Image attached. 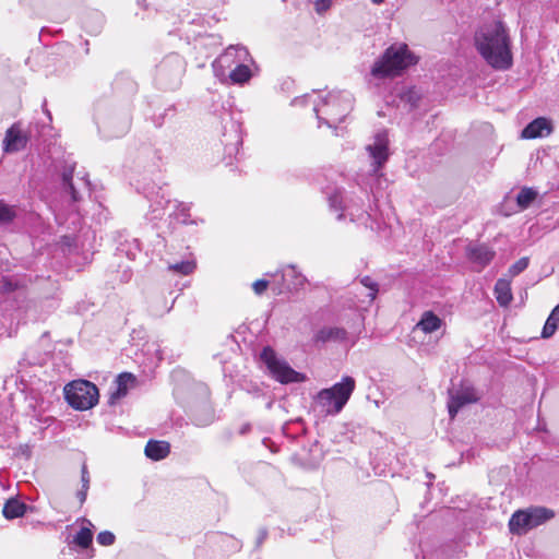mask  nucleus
<instances>
[{"label":"nucleus","instance_id":"13","mask_svg":"<svg viewBox=\"0 0 559 559\" xmlns=\"http://www.w3.org/2000/svg\"><path fill=\"white\" fill-rule=\"evenodd\" d=\"M28 135L23 132L20 123H13L7 131L2 142L4 153H15L24 150Z\"/></svg>","mask_w":559,"mask_h":559},{"label":"nucleus","instance_id":"30","mask_svg":"<svg viewBox=\"0 0 559 559\" xmlns=\"http://www.w3.org/2000/svg\"><path fill=\"white\" fill-rule=\"evenodd\" d=\"M329 204H330V207L334 211H342L341 213H338L337 215V219L341 221L344 216H345V206H343V197H342V193L336 191L334 193H332L330 197H329Z\"/></svg>","mask_w":559,"mask_h":559},{"label":"nucleus","instance_id":"5","mask_svg":"<svg viewBox=\"0 0 559 559\" xmlns=\"http://www.w3.org/2000/svg\"><path fill=\"white\" fill-rule=\"evenodd\" d=\"M97 386L87 380H76L64 386V397L75 409L85 411L92 408L98 402Z\"/></svg>","mask_w":559,"mask_h":559},{"label":"nucleus","instance_id":"6","mask_svg":"<svg viewBox=\"0 0 559 559\" xmlns=\"http://www.w3.org/2000/svg\"><path fill=\"white\" fill-rule=\"evenodd\" d=\"M554 515V511L544 507L519 510L512 514L509 521V528L511 533L522 535L550 520Z\"/></svg>","mask_w":559,"mask_h":559},{"label":"nucleus","instance_id":"7","mask_svg":"<svg viewBox=\"0 0 559 559\" xmlns=\"http://www.w3.org/2000/svg\"><path fill=\"white\" fill-rule=\"evenodd\" d=\"M260 358L272 377L281 383H298L306 380L305 374L297 372L285 360L280 359L271 347H264Z\"/></svg>","mask_w":559,"mask_h":559},{"label":"nucleus","instance_id":"37","mask_svg":"<svg viewBox=\"0 0 559 559\" xmlns=\"http://www.w3.org/2000/svg\"><path fill=\"white\" fill-rule=\"evenodd\" d=\"M528 266V258H521L514 264H512L509 269V273L512 276H516L522 273Z\"/></svg>","mask_w":559,"mask_h":559},{"label":"nucleus","instance_id":"44","mask_svg":"<svg viewBox=\"0 0 559 559\" xmlns=\"http://www.w3.org/2000/svg\"><path fill=\"white\" fill-rule=\"evenodd\" d=\"M45 114L47 115L48 119L51 120V114L48 109L44 108Z\"/></svg>","mask_w":559,"mask_h":559},{"label":"nucleus","instance_id":"15","mask_svg":"<svg viewBox=\"0 0 559 559\" xmlns=\"http://www.w3.org/2000/svg\"><path fill=\"white\" fill-rule=\"evenodd\" d=\"M496 252L484 243L473 245L467 248L468 259L479 266V271L491 262Z\"/></svg>","mask_w":559,"mask_h":559},{"label":"nucleus","instance_id":"45","mask_svg":"<svg viewBox=\"0 0 559 559\" xmlns=\"http://www.w3.org/2000/svg\"><path fill=\"white\" fill-rule=\"evenodd\" d=\"M374 4H381L384 0H371Z\"/></svg>","mask_w":559,"mask_h":559},{"label":"nucleus","instance_id":"42","mask_svg":"<svg viewBox=\"0 0 559 559\" xmlns=\"http://www.w3.org/2000/svg\"><path fill=\"white\" fill-rule=\"evenodd\" d=\"M266 537H267V531L265 528H261L258 534L257 546L260 547L263 544V542L266 539Z\"/></svg>","mask_w":559,"mask_h":559},{"label":"nucleus","instance_id":"40","mask_svg":"<svg viewBox=\"0 0 559 559\" xmlns=\"http://www.w3.org/2000/svg\"><path fill=\"white\" fill-rule=\"evenodd\" d=\"M92 17L96 20L97 22V25L96 26H92L88 24V22L86 21L84 24H85V28L91 32V33H97L103 24V16L98 13V12H94L92 14Z\"/></svg>","mask_w":559,"mask_h":559},{"label":"nucleus","instance_id":"32","mask_svg":"<svg viewBox=\"0 0 559 559\" xmlns=\"http://www.w3.org/2000/svg\"><path fill=\"white\" fill-rule=\"evenodd\" d=\"M168 269L182 275H189L194 271L195 263L193 261L187 260L175 264H170Z\"/></svg>","mask_w":559,"mask_h":559},{"label":"nucleus","instance_id":"28","mask_svg":"<svg viewBox=\"0 0 559 559\" xmlns=\"http://www.w3.org/2000/svg\"><path fill=\"white\" fill-rule=\"evenodd\" d=\"M93 540V533L88 527H82L74 536V543L81 548H88Z\"/></svg>","mask_w":559,"mask_h":559},{"label":"nucleus","instance_id":"47","mask_svg":"<svg viewBox=\"0 0 559 559\" xmlns=\"http://www.w3.org/2000/svg\"><path fill=\"white\" fill-rule=\"evenodd\" d=\"M128 130V124L123 128L122 133H124Z\"/></svg>","mask_w":559,"mask_h":559},{"label":"nucleus","instance_id":"9","mask_svg":"<svg viewBox=\"0 0 559 559\" xmlns=\"http://www.w3.org/2000/svg\"><path fill=\"white\" fill-rule=\"evenodd\" d=\"M186 71V61L178 53L166 56L156 69V81L164 88H175Z\"/></svg>","mask_w":559,"mask_h":559},{"label":"nucleus","instance_id":"19","mask_svg":"<svg viewBox=\"0 0 559 559\" xmlns=\"http://www.w3.org/2000/svg\"><path fill=\"white\" fill-rule=\"evenodd\" d=\"M346 331L337 326H326L319 330L314 335L316 343L341 342L346 338Z\"/></svg>","mask_w":559,"mask_h":559},{"label":"nucleus","instance_id":"48","mask_svg":"<svg viewBox=\"0 0 559 559\" xmlns=\"http://www.w3.org/2000/svg\"><path fill=\"white\" fill-rule=\"evenodd\" d=\"M143 1H144V0H138V3H140V4H141Z\"/></svg>","mask_w":559,"mask_h":559},{"label":"nucleus","instance_id":"25","mask_svg":"<svg viewBox=\"0 0 559 559\" xmlns=\"http://www.w3.org/2000/svg\"><path fill=\"white\" fill-rule=\"evenodd\" d=\"M559 329V304L551 310L550 314L548 316L543 331H542V337L543 338H549L551 337L556 331Z\"/></svg>","mask_w":559,"mask_h":559},{"label":"nucleus","instance_id":"18","mask_svg":"<svg viewBox=\"0 0 559 559\" xmlns=\"http://www.w3.org/2000/svg\"><path fill=\"white\" fill-rule=\"evenodd\" d=\"M169 452L170 444L167 441L162 440H150L144 449L145 455L153 461L165 459Z\"/></svg>","mask_w":559,"mask_h":559},{"label":"nucleus","instance_id":"39","mask_svg":"<svg viewBox=\"0 0 559 559\" xmlns=\"http://www.w3.org/2000/svg\"><path fill=\"white\" fill-rule=\"evenodd\" d=\"M189 210H190V206L185 204V203H179L177 205V217L183 223V224H187L188 221L187 218L189 217Z\"/></svg>","mask_w":559,"mask_h":559},{"label":"nucleus","instance_id":"36","mask_svg":"<svg viewBox=\"0 0 559 559\" xmlns=\"http://www.w3.org/2000/svg\"><path fill=\"white\" fill-rule=\"evenodd\" d=\"M96 539L102 546H111L116 540V536L110 531H103L98 533Z\"/></svg>","mask_w":559,"mask_h":559},{"label":"nucleus","instance_id":"22","mask_svg":"<svg viewBox=\"0 0 559 559\" xmlns=\"http://www.w3.org/2000/svg\"><path fill=\"white\" fill-rule=\"evenodd\" d=\"M495 294L500 306H508L512 300L510 282L504 278H499L495 285Z\"/></svg>","mask_w":559,"mask_h":559},{"label":"nucleus","instance_id":"41","mask_svg":"<svg viewBox=\"0 0 559 559\" xmlns=\"http://www.w3.org/2000/svg\"><path fill=\"white\" fill-rule=\"evenodd\" d=\"M269 286V281L258 280L252 284V288L257 295L263 294Z\"/></svg>","mask_w":559,"mask_h":559},{"label":"nucleus","instance_id":"17","mask_svg":"<svg viewBox=\"0 0 559 559\" xmlns=\"http://www.w3.org/2000/svg\"><path fill=\"white\" fill-rule=\"evenodd\" d=\"M551 132V124L546 118L539 117L530 122L521 133L523 139H536L548 135Z\"/></svg>","mask_w":559,"mask_h":559},{"label":"nucleus","instance_id":"34","mask_svg":"<svg viewBox=\"0 0 559 559\" xmlns=\"http://www.w3.org/2000/svg\"><path fill=\"white\" fill-rule=\"evenodd\" d=\"M72 173H73L72 169L70 171H64L62 175V180H63L64 188L67 189V191L70 192L72 200L78 201L79 195H78V192L72 182Z\"/></svg>","mask_w":559,"mask_h":559},{"label":"nucleus","instance_id":"27","mask_svg":"<svg viewBox=\"0 0 559 559\" xmlns=\"http://www.w3.org/2000/svg\"><path fill=\"white\" fill-rule=\"evenodd\" d=\"M537 198V191L532 188H522L516 195V204L521 210L527 209Z\"/></svg>","mask_w":559,"mask_h":559},{"label":"nucleus","instance_id":"12","mask_svg":"<svg viewBox=\"0 0 559 559\" xmlns=\"http://www.w3.org/2000/svg\"><path fill=\"white\" fill-rule=\"evenodd\" d=\"M307 278L294 265H287L281 272V283L274 287L277 294L296 293L304 288Z\"/></svg>","mask_w":559,"mask_h":559},{"label":"nucleus","instance_id":"35","mask_svg":"<svg viewBox=\"0 0 559 559\" xmlns=\"http://www.w3.org/2000/svg\"><path fill=\"white\" fill-rule=\"evenodd\" d=\"M361 284L369 288L368 297L370 298V301L374 300L377 294H378V284L369 276H365L361 278Z\"/></svg>","mask_w":559,"mask_h":559},{"label":"nucleus","instance_id":"46","mask_svg":"<svg viewBox=\"0 0 559 559\" xmlns=\"http://www.w3.org/2000/svg\"><path fill=\"white\" fill-rule=\"evenodd\" d=\"M261 390L258 386L253 388V392L259 393Z\"/></svg>","mask_w":559,"mask_h":559},{"label":"nucleus","instance_id":"4","mask_svg":"<svg viewBox=\"0 0 559 559\" xmlns=\"http://www.w3.org/2000/svg\"><path fill=\"white\" fill-rule=\"evenodd\" d=\"M355 386V379L345 376L331 388L322 389L316 396V403L326 415H337L348 402Z\"/></svg>","mask_w":559,"mask_h":559},{"label":"nucleus","instance_id":"21","mask_svg":"<svg viewBox=\"0 0 559 559\" xmlns=\"http://www.w3.org/2000/svg\"><path fill=\"white\" fill-rule=\"evenodd\" d=\"M441 325L442 320L432 311L428 310L421 314L420 320L416 324V329L423 331L425 334H430L439 330Z\"/></svg>","mask_w":559,"mask_h":559},{"label":"nucleus","instance_id":"33","mask_svg":"<svg viewBox=\"0 0 559 559\" xmlns=\"http://www.w3.org/2000/svg\"><path fill=\"white\" fill-rule=\"evenodd\" d=\"M420 99V94L415 87H409L401 94V100L408 104L411 108L417 106Z\"/></svg>","mask_w":559,"mask_h":559},{"label":"nucleus","instance_id":"10","mask_svg":"<svg viewBox=\"0 0 559 559\" xmlns=\"http://www.w3.org/2000/svg\"><path fill=\"white\" fill-rule=\"evenodd\" d=\"M28 355L29 354L27 353L26 357L23 358L21 361H19V368H17L16 376H15V382L17 380H20V382L22 384L21 390L23 392L29 390V394L26 396L27 409H29L33 413L34 417H37L38 415H40L41 412L45 411L44 400L35 393V391L32 386L33 383L26 379L27 372L24 370V367L26 365H29V366L40 365V361L39 360L31 361L28 359Z\"/></svg>","mask_w":559,"mask_h":559},{"label":"nucleus","instance_id":"2","mask_svg":"<svg viewBox=\"0 0 559 559\" xmlns=\"http://www.w3.org/2000/svg\"><path fill=\"white\" fill-rule=\"evenodd\" d=\"M352 108L353 97L346 91L331 92L320 103L313 105L319 126L324 123L329 128H334L343 122Z\"/></svg>","mask_w":559,"mask_h":559},{"label":"nucleus","instance_id":"8","mask_svg":"<svg viewBox=\"0 0 559 559\" xmlns=\"http://www.w3.org/2000/svg\"><path fill=\"white\" fill-rule=\"evenodd\" d=\"M241 62H253L248 49L241 45H230L213 61L214 75L221 82H227V71Z\"/></svg>","mask_w":559,"mask_h":559},{"label":"nucleus","instance_id":"26","mask_svg":"<svg viewBox=\"0 0 559 559\" xmlns=\"http://www.w3.org/2000/svg\"><path fill=\"white\" fill-rule=\"evenodd\" d=\"M90 483V473L87 471L86 464L84 463L81 467V489L78 490L76 492V498L79 499L81 504H83L86 501Z\"/></svg>","mask_w":559,"mask_h":559},{"label":"nucleus","instance_id":"20","mask_svg":"<svg viewBox=\"0 0 559 559\" xmlns=\"http://www.w3.org/2000/svg\"><path fill=\"white\" fill-rule=\"evenodd\" d=\"M252 63L253 62L238 63L227 73V81L229 80L233 84L240 85L247 83L252 76V72L249 67Z\"/></svg>","mask_w":559,"mask_h":559},{"label":"nucleus","instance_id":"38","mask_svg":"<svg viewBox=\"0 0 559 559\" xmlns=\"http://www.w3.org/2000/svg\"><path fill=\"white\" fill-rule=\"evenodd\" d=\"M314 5V10L318 14H323L326 12L331 5L332 0H309Z\"/></svg>","mask_w":559,"mask_h":559},{"label":"nucleus","instance_id":"3","mask_svg":"<svg viewBox=\"0 0 559 559\" xmlns=\"http://www.w3.org/2000/svg\"><path fill=\"white\" fill-rule=\"evenodd\" d=\"M414 63H416V59L407 45H392L373 63L371 75L376 79L394 78Z\"/></svg>","mask_w":559,"mask_h":559},{"label":"nucleus","instance_id":"29","mask_svg":"<svg viewBox=\"0 0 559 559\" xmlns=\"http://www.w3.org/2000/svg\"><path fill=\"white\" fill-rule=\"evenodd\" d=\"M16 216L14 206L7 204L0 200V225L11 223Z\"/></svg>","mask_w":559,"mask_h":559},{"label":"nucleus","instance_id":"1","mask_svg":"<svg viewBox=\"0 0 559 559\" xmlns=\"http://www.w3.org/2000/svg\"><path fill=\"white\" fill-rule=\"evenodd\" d=\"M474 40L477 51L491 68L506 71L512 67L510 38L502 22L483 25L475 33Z\"/></svg>","mask_w":559,"mask_h":559},{"label":"nucleus","instance_id":"11","mask_svg":"<svg viewBox=\"0 0 559 559\" xmlns=\"http://www.w3.org/2000/svg\"><path fill=\"white\" fill-rule=\"evenodd\" d=\"M366 151L371 159V173L377 175L389 158V139L386 132H378L373 138V142L366 146Z\"/></svg>","mask_w":559,"mask_h":559},{"label":"nucleus","instance_id":"31","mask_svg":"<svg viewBox=\"0 0 559 559\" xmlns=\"http://www.w3.org/2000/svg\"><path fill=\"white\" fill-rule=\"evenodd\" d=\"M170 201L168 200H157L155 203L151 205L150 219H160L165 214V205H169Z\"/></svg>","mask_w":559,"mask_h":559},{"label":"nucleus","instance_id":"43","mask_svg":"<svg viewBox=\"0 0 559 559\" xmlns=\"http://www.w3.org/2000/svg\"><path fill=\"white\" fill-rule=\"evenodd\" d=\"M20 451H21V453H22L26 459H29V457H31V453H32V451H31L29 445H27V444L22 445V447L20 448Z\"/></svg>","mask_w":559,"mask_h":559},{"label":"nucleus","instance_id":"23","mask_svg":"<svg viewBox=\"0 0 559 559\" xmlns=\"http://www.w3.org/2000/svg\"><path fill=\"white\" fill-rule=\"evenodd\" d=\"M344 210L352 222L372 228V225L368 224L371 219V215L367 211L360 209L357 204H346Z\"/></svg>","mask_w":559,"mask_h":559},{"label":"nucleus","instance_id":"24","mask_svg":"<svg viewBox=\"0 0 559 559\" xmlns=\"http://www.w3.org/2000/svg\"><path fill=\"white\" fill-rule=\"evenodd\" d=\"M26 511V504L16 499H10L4 503L2 513L5 519L12 520L23 516Z\"/></svg>","mask_w":559,"mask_h":559},{"label":"nucleus","instance_id":"14","mask_svg":"<svg viewBox=\"0 0 559 559\" xmlns=\"http://www.w3.org/2000/svg\"><path fill=\"white\" fill-rule=\"evenodd\" d=\"M136 378L129 372L120 373L109 393V405H115L120 399L128 394L130 388L134 386Z\"/></svg>","mask_w":559,"mask_h":559},{"label":"nucleus","instance_id":"16","mask_svg":"<svg viewBox=\"0 0 559 559\" xmlns=\"http://www.w3.org/2000/svg\"><path fill=\"white\" fill-rule=\"evenodd\" d=\"M476 400L474 392L469 390L451 393L448 402L450 417L453 419L464 405L476 402Z\"/></svg>","mask_w":559,"mask_h":559}]
</instances>
